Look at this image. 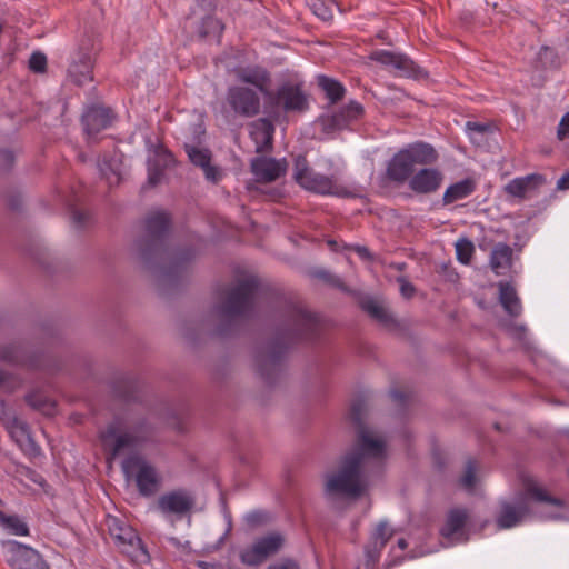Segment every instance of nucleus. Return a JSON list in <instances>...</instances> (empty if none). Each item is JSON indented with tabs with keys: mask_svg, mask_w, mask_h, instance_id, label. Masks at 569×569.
Wrapping results in <instances>:
<instances>
[{
	"mask_svg": "<svg viewBox=\"0 0 569 569\" xmlns=\"http://www.w3.org/2000/svg\"><path fill=\"white\" fill-rule=\"evenodd\" d=\"M323 323L320 318L300 303L290 302L283 310V321L272 339L261 346L256 356L258 371L268 385H273L283 370L289 348L300 341L320 339Z\"/></svg>",
	"mask_w": 569,
	"mask_h": 569,
	"instance_id": "1",
	"label": "nucleus"
},
{
	"mask_svg": "<svg viewBox=\"0 0 569 569\" xmlns=\"http://www.w3.org/2000/svg\"><path fill=\"white\" fill-rule=\"evenodd\" d=\"M171 222V216L166 211L150 212L144 219V233L136 241L140 259L149 268H159L163 283H176L182 279L196 257V250L191 247L170 249Z\"/></svg>",
	"mask_w": 569,
	"mask_h": 569,
	"instance_id": "2",
	"label": "nucleus"
},
{
	"mask_svg": "<svg viewBox=\"0 0 569 569\" xmlns=\"http://www.w3.org/2000/svg\"><path fill=\"white\" fill-rule=\"evenodd\" d=\"M386 446L379 439L361 432L360 441L345 455L338 471L327 477L325 492L328 496L360 497L365 489V472L370 460L381 461L385 457Z\"/></svg>",
	"mask_w": 569,
	"mask_h": 569,
	"instance_id": "3",
	"label": "nucleus"
},
{
	"mask_svg": "<svg viewBox=\"0 0 569 569\" xmlns=\"http://www.w3.org/2000/svg\"><path fill=\"white\" fill-rule=\"evenodd\" d=\"M261 291V282L256 276L238 279L227 291L224 299L216 307L221 322L217 328L218 336L232 333L236 321L252 315L256 301Z\"/></svg>",
	"mask_w": 569,
	"mask_h": 569,
	"instance_id": "4",
	"label": "nucleus"
},
{
	"mask_svg": "<svg viewBox=\"0 0 569 569\" xmlns=\"http://www.w3.org/2000/svg\"><path fill=\"white\" fill-rule=\"evenodd\" d=\"M522 490L518 491L513 501L500 502L499 512L496 516L498 529H510L520 525L531 513L530 501L551 505L558 508L565 507V501L551 496L531 476H521Z\"/></svg>",
	"mask_w": 569,
	"mask_h": 569,
	"instance_id": "5",
	"label": "nucleus"
},
{
	"mask_svg": "<svg viewBox=\"0 0 569 569\" xmlns=\"http://www.w3.org/2000/svg\"><path fill=\"white\" fill-rule=\"evenodd\" d=\"M153 427L146 417L116 416L100 433L101 440L107 443L113 439L110 449L111 458H116L126 448L140 446L151 439Z\"/></svg>",
	"mask_w": 569,
	"mask_h": 569,
	"instance_id": "6",
	"label": "nucleus"
},
{
	"mask_svg": "<svg viewBox=\"0 0 569 569\" xmlns=\"http://www.w3.org/2000/svg\"><path fill=\"white\" fill-rule=\"evenodd\" d=\"M439 158L437 150L429 143L418 141L400 149L388 161L386 177L390 182L403 184L415 174V167L429 166Z\"/></svg>",
	"mask_w": 569,
	"mask_h": 569,
	"instance_id": "7",
	"label": "nucleus"
},
{
	"mask_svg": "<svg viewBox=\"0 0 569 569\" xmlns=\"http://www.w3.org/2000/svg\"><path fill=\"white\" fill-rule=\"evenodd\" d=\"M293 178L301 188L317 194L339 198L356 197V193L340 184L335 176H326L310 168L303 154L295 158Z\"/></svg>",
	"mask_w": 569,
	"mask_h": 569,
	"instance_id": "8",
	"label": "nucleus"
},
{
	"mask_svg": "<svg viewBox=\"0 0 569 569\" xmlns=\"http://www.w3.org/2000/svg\"><path fill=\"white\" fill-rule=\"evenodd\" d=\"M99 50L100 40L98 34L86 32L79 40L78 48L68 68L69 77L76 84L83 86L93 80V63Z\"/></svg>",
	"mask_w": 569,
	"mask_h": 569,
	"instance_id": "9",
	"label": "nucleus"
},
{
	"mask_svg": "<svg viewBox=\"0 0 569 569\" xmlns=\"http://www.w3.org/2000/svg\"><path fill=\"white\" fill-rule=\"evenodd\" d=\"M122 471L129 479L134 476L138 491L143 497L153 496L161 486L157 469L140 455H130L122 461Z\"/></svg>",
	"mask_w": 569,
	"mask_h": 569,
	"instance_id": "10",
	"label": "nucleus"
},
{
	"mask_svg": "<svg viewBox=\"0 0 569 569\" xmlns=\"http://www.w3.org/2000/svg\"><path fill=\"white\" fill-rule=\"evenodd\" d=\"M284 541V536L278 531L261 536L251 546L241 550L240 561L250 567L259 566L277 555L283 548Z\"/></svg>",
	"mask_w": 569,
	"mask_h": 569,
	"instance_id": "11",
	"label": "nucleus"
},
{
	"mask_svg": "<svg viewBox=\"0 0 569 569\" xmlns=\"http://www.w3.org/2000/svg\"><path fill=\"white\" fill-rule=\"evenodd\" d=\"M106 525L117 548H119L121 552L131 557H139V553L148 556L142 540L136 530L124 520L118 517L108 516L106 519Z\"/></svg>",
	"mask_w": 569,
	"mask_h": 569,
	"instance_id": "12",
	"label": "nucleus"
},
{
	"mask_svg": "<svg viewBox=\"0 0 569 569\" xmlns=\"http://www.w3.org/2000/svg\"><path fill=\"white\" fill-rule=\"evenodd\" d=\"M2 551L12 569H50L37 550L16 540L2 541Z\"/></svg>",
	"mask_w": 569,
	"mask_h": 569,
	"instance_id": "13",
	"label": "nucleus"
},
{
	"mask_svg": "<svg viewBox=\"0 0 569 569\" xmlns=\"http://www.w3.org/2000/svg\"><path fill=\"white\" fill-rule=\"evenodd\" d=\"M227 102L236 114L243 118H253L260 112V98L248 87H230L227 91Z\"/></svg>",
	"mask_w": 569,
	"mask_h": 569,
	"instance_id": "14",
	"label": "nucleus"
},
{
	"mask_svg": "<svg viewBox=\"0 0 569 569\" xmlns=\"http://www.w3.org/2000/svg\"><path fill=\"white\" fill-rule=\"evenodd\" d=\"M196 505V495L187 488H177L161 495L157 500V508L163 515L184 516Z\"/></svg>",
	"mask_w": 569,
	"mask_h": 569,
	"instance_id": "15",
	"label": "nucleus"
},
{
	"mask_svg": "<svg viewBox=\"0 0 569 569\" xmlns=\"http://www.w3.org/2000/svg\"><path fill=\"white\" fill-rule=\"evenodd\" d=\"M369 58L380 64L392 67L400 76L420 78L426 74L419 66L402 53H396L388 50H376L370 53Z\"/></svg>",
	"mask_w": 569,
	"mask_h": 569,
	"instance_id": "16",
	"label": "nucleus"
},
{
	"mask_svg": "<svg viewBox=\"0 0 569 569\" xmlns=\"http://www.w3.org/2000/svg\"><path fill=\"white\" fill-rule=\"evenodd\" d=\"M274 99L286 112H302L308 108L302 82L286 81L281 83L274 93Z\"/></svg>",
	"mask_w": 569,
	"mask_h": 569,
	"instance_id": "17",
	"label": "nucleus"
},
{
	"mask_svg": "<svg viewBox=\"0 0 569 569\" xmlns=\"http://www.w3.org/2000/svg\"><path fill=\"white\" fill-rule=\"evenodd\" d=\"M393 536V530L388 527L386 521H380L370 536L368 543L365 547V568L376 569L388 541Z\"/></svg>",
	"mask_w": 569,
	"mask_h": 569,
	"instance_id": "18",
	"label": "nucleus"
},
{
	"mask_svg": "<svg viewBox=\"0 0 569 569\" xmlns=\"http://www.w3.org/2000/svg\"><path fill=\"white\" fill-rule=\"evenodd\" d=\"M251 172L258 182H273L286 174L288 162L286 159L257 157L251 160Z\"/></svg>",
	"mask_w": 569,
	"mask_h": 569,
	"instance_id": "19",
	"label": "nucleus"
},
{
	"mask_svg": "<svg viewBox=\"0 0 569 569\" xmlns=\"http://www.w3.org/2000/svg\"><path fill=\"white\" fill-rule=\"evenodd\" d=\"M114 114L110 108L92 104L86 109L82 114L81 122L84 132L89 137H93L102 130L109 128L113 121Z\"/></svg>",
	"mask_w": 569,
	"mask_h": 569,
	"instance_id": "20",
	"label": "nucleus"
},
{
	"mask_svg": "<svg viewBox=\"0 0 569 569\" xmlns=\"http://www.w3.org/2000/svg\"><path fill=\"white\" fill-rule=\"evenodd\" d=\"M443 180L445 176L438 168H422L411 177L409 188L417 194H431L440 189Z\"/></svg>",
	"mask_w": 569,
	"mask_h": 569,
	"instance_id": "21",
	"label": "nucleus"
},
{
	"mask_svg": "<svg viewBox=\"0 0 569 569\" xmlns=\"http://www.w3.org/2000/svg\"><path fill=\"white\" fill-rule=\"evenodd\" d=\"M365 109L358 101H350L348 104L339 109L333 114L323 120V126L327 130H343L351 123L362 118Z\"/></svg>",
	"mask_w": 569,
	"mask_h": 569,
	"instance_id": "22",
	"label": "nucleus"
},
{
	"mask_svg": "<svg viewBox=\"0 0 569 569\" xmlns=\"http://www.w3.org/2000/svg\"><path fill=\"white\" fill-rule=\"evenodd\" d=\"M7 431L12 440L26 452L30 455H39L40 447L32 439L30 429L27 422L20 420L16 416L8 418L3 421Z\"/></svg>",
	"mask_w": 569,
	"mask_h": 569,
	"instance_id": "23",
	"label": "nucleus"
},
{
	"mask_svg": "<svg viewBox=\"0 0 569 569\" xmlns=\"http://www.w3.org/2000/svg\"><path fill=\"white\" fill-rule=\"evenodd\" d=\"M0 360L10 365L37 369L40 367L39 359L31 353L24 343H9L0 347Z\"/></svg>",
	"mask_w": 569,
	"mask_h": 569,
	"instance_id": "24",
	"label": "nucleus"
},
{
	"mask_svg": "<svg viewBox=\"0 0 569 569\" xmlns=\"http://www.w3.org/2000/svg\"><path fill=\"white\" fill-rule=\"evenodd\" d=\"M274 126L267 118H259L249 124V134L256 146L257 153L272 149Z\"/></svg>",
	"mask_w": 569,
	"mask_h": 569,
	"instance_id": "25",
	"label": "nucleus"
},
{
	"mask_svg": "<svg viewBox=\"0 0 569 569\" xmlns=\"http://www.w3.org/2000/svg\"><path fill=\"white\" fill-rule=\"evenodd\" d=\"M174 164L173 154L162 147L156 150L153 157L148 159V183L151 187L161 182L164 171Z\"/></svg>",
	"mask_w": 569,
	"mask_h": 569,
	"instance_id": "26",
	"label": "nucleus"
},
{
	"mask_svg": "<svg viewBox=\"0 0 569 569\" xmlns=\"http://www.w3.org/2000/svg\"><path fill=\"white\" fill-rule=\"evenodd\" d=\"M234 72L240 82L251 84L260 92L267 93L271 77L270 72L264 67L257 64L239 67Z\"/></svg>",
	"mask_w": 569,
	"mask_h": 569,
	"instance_id": "27",
	"label": "nucleus"
},
{
	"mask_svg": "<svg viewBox=\"0 0 569 569\" xmlns=\"http://www.w3.org/2000/svg\"><path fill=\"white\" fill-rule=\"evenodd\" d=\"M546 183V178L539 173H530L525 177L515 178L505 186L507 194L525 199L527 193L538 189Z\"/></svg>",
	"mask_w": 569,
	"mask_h": 569,
	"instance_id": "28",
	"label": "nucleus"
},
{
	"mask_svg": "<svg viewBox=\"0 0 569 569\" xmlns=\"http://www.w3.org/2000/svg\"><path fill=\"white\" fill-rule=\"evenodd\" d=\"M469 519L468 510L465 508H452L446 516V521L440 528V535L446 539H451L462 533Z\"/></svg>",
	"mask_w": 569,
	"mask_h": 569,
	"instance_id": "29",
	"label": "nucleus"
},
{
	"mask_svg": "<svg viewBox=\"0 0 569 569\" xmlns=\"http://www.w3.org/2000/svg\"><path fill=\"white\" fill-rule=\"evenodd\" d=\"M512 248L505 243L498 242L492 248L490 253L489 263L492 271L497 274H505L508 269L512 266Z\"/></svg>",
	"mask_w": 569,
	"mask_h": 569,
	"instance_id": "30",
	"label": "nucleus"
},
{
	"mask_svg": "<svg viewBox=\"0 0 569 569\" xmlns=\"http://www.w3.org/2000/svg\"><path fill=\"white\" fill-rule=\"evenodd\" d=\"M477 189V182L473 178H465L456 183L450 184L443 196V206L451 204L456 201L462 200L471 196Z\"/></svg>",
	"mask_w": 569,
	"mask_h": 569,
	"instance_id": "31",
	"label": "nucleus"
},
{
	"mask_svg": "<svg viewBox=\"0 0 569 569\" xmlns=\"http://www.w3.org/2000/svg\"><path fill=\"white\" fill-rule=\"evenodd\" d=\"M499 301L506 312L511 317H518L522 307L516 289L509 282H499Z\"/></svg>",
	"mask_w": 569,
	"mask_h": 569,
	"instance_id": "32",
	"label": "nucleus"
},
{
	"mask_svg": "<svg viewBox=\"0 0 569 569\" xmlns=\"http://www.w3.org/2000/svg\"><path fill=\"white\" fill-rule=\"evenodd\" d=\"M24 400L32 409L46 416H53L56 412V402L41 391L29 392Z\"/></svg>",
	"mask_w": 569,
	"mask_h": 569,
	"instance_id": "33",
	"label": "nucleus"
},
{
	"mask_svg": "<svg viewBox=\"0 0 569 569\" xmlns=\"http://www.w3.org/2000/svg\"><path fill=\"white\" fill-rule=\"evenodd\" d=\"M317 81L331 103H337L343 98L346 89L338 80L321 74L318 76Z\"/></svg>",
	"mask_w": 569,
	"mask_h": 569,
	"instance_id": "34",
	"label": "nucleus"
},
{
	"mask_svg": "<svg viewBox=\"0 0 569 569\" xmlns=\"http://www.w3.org/2000/svg\"><path fill=\"white\" fill-rule=\"evenodd\" d=\"M361 308L379 323H382L385 326L393 323V318L388 312V310L373 299H367L362 301Z\"/></svg>",
	"mask_w": 569,
	"mask_h": 569,
	"instance_id": "35",
	"label": "nucleus"
},
{
	"mask_svg": "<svg viewBox=\"0 0 569 569\" xmlns=\"http://www.w3.org/2000/svg\"><path fill=\"white\" fill-rule=\"evenodd\" d=\"M0 523L12 535L29 536L28 525L19 516H7L0 510Z\"/></svg>",
	"mask_w": 569,
	"mask_h": 569,
	"instance_id": "36",
	"label": "nucleus"
},
{
	"mask_svg": "<svg viewBox=\"0 0 569 569\" xmlns=\"http://www.w3.org/2000/svg\"><path fill=\"white\" fill-rule=\"evenodd\" d=\"M308 6L318 18L328 21L333 17L337 2L336 0H308Z\"/></svg>",
	"mask_w": 569,
	"mask_h": 569,
	"instance_id": "37",
	"label": "nucleus"
},
{
	"mask_svg": "<svg viewBox=\"0 0 569 569\" xmlns=\"http://www.w3.org/2000/svg\"><path fill=\"white\" fill-rule=\"evenodd\" d=\"M365 411H366V403L363 400L358 399L351 403L349 418L359 429L357 443H359V441H360L361 432H366L369 437H371L369 431L366 429V427L363 425Z\"/></svg>",
	"mask_w": 569,
	"mask_h": 569,
	"instance_id": "38",
	"label": "nucleus"
},
{
	"mask_svg": "<svg viewBox=\"0 0 569 569\" xmlns=\"http://www.w3.org/2000/svg\"><path fill=\"white\" fill-rule=\"evenodd\" d=\"M223 31L221 21L212 16H207L202 19L199 27V34L202 38L220 37Z\"/></svg>",
	"mask_w": 569,
	"mask_h": 569,
	"instance_id": "39",
	"label": "nucleus"
},
{
	"mask_svg": "<svg viewBox=\"0 0 569 569\" xmlns=\"http://www.w3.org/2000/svg\"><path fill=\"white\" fill-rule=\"evenodd\" d=\"M475 253L473 242L468 238H460L456 242L457 260L462 264H469Z\"/></svg>",
	"mask_w": 569,
	"mask_h": 569,
	"instance_id": "40",
	"label": "nucleus"
},
{
	"mask_svg": "<svg viewBox=\"0 0 569 569\" xmlns=\"http://www.w3.org/2000/svg\"><path fill=\"white\" fill-rule=\"evenodd\" d=\"M189 160L197 167H204L211 161V153L208 149H200L193 146H186Z\"/></svg>",
	"mask_w": 569,
	"mask_h": 569,
	"instance_id": "41",
	"label": "nucleus"
},
{
	"mask_svg": "<svg viewBox=\"0 0 569 569\" xmlns=\"http://www.w3.org/2000/svg\"><path fill=\"white\" fill-rule=\"evenodd\" d=\"M315 277L325 281L329 286L337 288L343 292L349 291L348 287L345 284V282L341 280V278L338 277L337 274L331 273L328 270H325V269L317 270V271H315Z\"/></svg>",
	"mask_w": 569,
	"mask_h": 569,
	"instance_id": "42",
	"label": "nucleus"
},
{
	"mask_svg": "<svg viewBox=\"0 0 569 569\" xmlns=\"http://www.w3.org/2000/svg\"><path fill=\"white\" fill-rule=\"evenodd\" d=\"M476 470L477 461L475 459H468L466 462L465 473L460 479V483L466 489H472L476 485Z\"/></svg>",
	"mask_w": 569,
	"mask_h": 569,
	"instance_id": "43",
	"label": "nucleus"
},
{
	"mask_svg": "<svg viewBox=\"0 0 569 569\" xmlns=\"http://www.w3.org/2000/svg\"><path fill=\"white\" fill-rule=\"evenodd\" d=\"M29 69L34 73H43L47 70V57L40 51H34L29 59Z\"/></svg>",
	"mask_w": 569,
	"mask_h": 569,
	"instance_id": "44",
	"label": "nucleus"
},
{
	"mask_svg": "<svg viewBox=\"0 0 569 569\" xmlns=\"http://www.w3.org/2000/svg\"><path fill=\"white\" fill-rule=\"evenodd\" d=\"M14 163V154L10 150H0V173L8 172Z\"/></svg>",
	"mask_w": 569,
	"mask_h": 569,
	"instance_id": "45",
	"label": "nucleus"
},
{
	"mask_svg": "<svg viewBox=\"0 0 569 569\" xmlns=\"http://www.w3.org/2000/svg\"><path fill=\"white\" fill-rule=\"evenodd\" d=\"M267 569H300L297 560L292 558H282L271 563Z\"/></svg>",
	"mask_w": 569,
	"mask_h": 569,
	"instance_id": "46",
	"label": "nucleus"
},
{
	"mask_svg": "<svg viewBox=\"0 0 569 569\" xmlns=\"http://www.w3.org/2000/svg\"><path fill=\"white\" fill-rule=\"evenodd\" d=\"M397 282L400 286V292H401L402 297H405L406 299H410L415 296V292H416L415 286L410 281H408L405 277H399L397 279Z\"/></svg>",
	"mask_w": 569,
	"mask_h": 569,
	"instance_id": "47",
	"label": "nucleus"
},
{
	"mask_svg": "<svg viewBox=\"0 0 569 569\" xmlns=\"http://www.w3.org/2000/svg\"><path fill=\"white\" fill-rule=\"evenodd\" d=\"M203 170L204 177L208 181L218 182L221 179L220 170L211 164V161L201 168Z\"/></svg>",
	"mask_w": 569,
	"mask_h": 569,
	"instance_id": "48",
	"label": "nucleus"
},
{
	"mask_svg": "<svg viewBox=\"0 0 569 569\" xmlns=\"http://www.w3.org/2000/svg\"><path fill=\"white\" fill-rule=\"evenodd\" d=\"M267 515L261 511H253L246 516L248 525L256 527L264 522Z\"/></svg>",
	"mask_w": 569,
	"mask_h": 569,
	"instance_id": "49",
	"label": "nucleus"
},
{
	"mask_svg": "<svg viewBox=\"0 0 569 569\" xmlns=\"http://www.w3.org/2000/svg\"><path fill=\"white\" fill-rule=\"evenodd\" d=\"M557 134L560 140L569 137V112L561 118Z\"/></svg>",
	"mask_w": 569,
	"mask_h": 569,
	"instance_id": "50",
	"label": "nucleus"
},
{
	"mask_svg": "<svg viewBox=\"0 0 569 569\" xmlns=\"http://www.w3.org/2000/svg\"><path fill=\"white\" fill-rule=\"evenodd\" d=\"M87 220V214L79 210H73L72 212V221L76 226L81 227L84 224Z\"/></svg>",
	"mask_w": 569,
	"mask_h": 569,
	"instance_id": "51",
	"label": "nucleus"
},
{
	"mask_svg": "<svg viewBox=\"0 0 569 569\" xmlns=\"http://www.w3.org/2000/svg\"><path fill=\"white\" fill-rule=\"evenodd\" d=\"M390 396H391L392 400L398 403H403L407 398V395L403 391L397 390V389L391 390Z\"/></svg>",
	"mask_w": 569,
	"mask_h": 569,
	"instance_id": "52",
	"label": "nucleus"
},
{
	"mask_svg": "<svg viewBox=\"0 0 569 569\" xmlns=\"http://www.w3.org/2000/svg\"><path fill=\"white\" fill-rule=\"evenodd\" d=\"M467 128L469 130H471V131H476V132H479V133H483L487 130V127L485 124H481V123H478V122H471V121L467 122Z\"/></svg>",
	"mask_w": 569,
	"mask_h": 569,
	"instance_id": "53",
	"label": "nucleus"
},
{
	"mask_svg": "<svg viewBox=\"0 0 569 569\" xmlns=\"http://www.w3.org/2000/svg\"><path fill=\"white\" fill-rule=\"evenodd\" d=\"M557 188L560 190L569 189V172L563 174L558 181H557Z\"/></svg>",
	"mask_w": 569,
	"mask_h": 569,
	"instance_id": "54",
	"label": "nucleus"
},
{
	"mask_svg": "<svg viewBox=\"0 0 569 569\" xmlns=\"http://www.w3.org/2000/svg\"><path fill=\"white\" fill-rule=\"evenodd\" d=\"M355 251L363 259H371V253L367 247L357 246Z\"/></svg>",
	"mask_w": 569,
	"mask_h": 569,
	"instance_id": "55",
	"label": "nucleus"
},
{
	"mask_svg": "<svg viewBox=\"0 0 569 569\" xmlns=\"http://www.w3.org/2000/svg\"><path fill=\"white\" fill-rule=\"evenodd\" d=\"M513 330V333L516 335L517 338L519 339H522L526 335V327L525 326H515L512 328Z\"/></svg>",
	"mask_w": 569,
	"mask_h": 569,
	"instance_id": "56",
	"label": "nucleus"
},
{
	"mask_svg": "<svg viewBox=\"0 0 569 569\" xmlns=\"http://www.w3.org/2000/svg\"><path fill=\"white\" fill-rule=\"evenodd\" d=\"M398 547L402 550H405L407 547H408V542L406 541V539L403 538H400L397 542Z\"/></svg>",
	"mask_w": 569,
	"mask_h": 569,
	"instance_id": "57",
	"label": "nucleus"
},
{
	"mask_svg": "<svg viewBox=\"0 0 569 569\" xmlns=\"http://www.w3.org/2000/svg\"><path fill=\"white\" fill-rule=\"evenodd\" d=\"M199 567L202 568V569H210V568H213V565H210V563L204 562V561H200L199 562Z\"/></svg>",
	"mask_w": 569,
	"mask_h": 569,
	"instance_id": "58",
	"label": "nucleus"
},
{
	"mask_svg": "<svg viewBox=\"0 0 569 569\" xmlns=\"http://www.w3.org/2000/svg\"><path fill=\"white\" fill-rule=\"evenodd\" d=\"M7 379V375L4 371H0V385Z\"/></svg>",
	"mask_w": 569,
	"mask_h": 569,
	"instance_id": "59",
	"label": "nucleus"
},
{
	"mask_svg": "<svg viewBox=\"0 0 569 569\" xmlns=\"http://www.w3.org/2000/svg\"><path fill=\"white\" fill-rule=\"evenodd\" d=\"M112 176L114 177L116 183H119V181H120L119 173H117L116 171H112Z\"/></svg>",
	"mask_w": 569,
	"mask_h": 569,
	"instance_id": "60",
	"label": "nucleus"
},
{
	"mask_svg": "<svg viewBox=\"0 0 569 569\" xmlns=\"http://www.w3.org/2000/svg\"><path fill=\"white\" fill-rule=\"evenodd\" d=\"M103 174H104V177H107V180H109V182L112 183L111 177L108 176V173H103Z\"/></svg>",
	"mask_w": 569,
	"mask_h": 569,
	"instance_id": "61",
	"label": "nucleus"
},
{
	"mask_svg": "<svg viewBox=\"0 0 569 569\" xmlns=\"http://www.w3.org/2000/svg\"><path fill=\"white\" fill-rule=\"evenodd\" d=\"M103 174H104V177H107V180H109V182L112 183L111 177L108 176V173H103Z\"/></svg>",
	"mask_w": 569,
	"mask_h": 569,
	"instance_id": "62",
	"label": "nucleus"
},
{
	"mask_svg": "<svg viewBox=\"0 0 569 569\" xmlns=\"http://www.w3.org/2000/svg\"><path fill=\"white\" fill-rule=\"evenodd\" d=\"M126 400H130L131 399V396L130 395H123L122 396Z\"/></svg>",
	"mask_w": 569,
	"mask_h": 569,
	"instance_id": "63",
	"label": "nucleus"
},
{
	"mask_svg": "<svg viewBox=\"0 0 569 569\" xmlns=\"http://www.w3.org/2000/svg\"><path fill=\"white\" fill-rule=\"evenodd\" d=\"M10 206H11V208H12V209H14V210H16V209H18V206H17L14 202H12Z\"/></svg>",
	"mask_w": 569,
	"mask_h": 569,
	"instance_id": "64",
	"label": "nucleus"
}]
</instances>
